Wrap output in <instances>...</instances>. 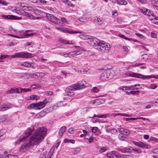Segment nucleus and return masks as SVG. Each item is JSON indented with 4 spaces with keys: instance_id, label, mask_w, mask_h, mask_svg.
Returning a JSON list of instances; mask_svg holds the SVG:
<instances>
[{
    "instance_id": "1",
    "label": "nucleus",
    "mask_w": 158,
    "mask_h": 158,
    "mask_svg": "<svg viewBox=\"0 0 158 158\" xmlns=\"http://www.w3.org/2000/svg\"><path fill=\"white\" fill-rule=\"evenodd\" d=\"M32 131L31 129H28L23 134L22 137L18 141L16 142V144H19L21 141H24L26 139H29L27 143L22 145L20 148L21 151L24 152L27 150L29 148L40 143L44 139L46 133V130L43 127H39L34 132L30 137Z\"/></svg>"
},
{
    "instance_id": "2",
    "label": "nucleus",
    "mask_w": 158,
    "mask_h": 158,
    "mask_svg": "<svg viewBox=\"0 0 158 158\" xmlns=\"http://www.w3.org/2000/svg\"><path fill=\"white\" fill-rule=\"evenodd\" d=\"M49 102L48 100V99L46 98L42 102L34 103L30 104L28 106L27 108L29 110L31 109H34L36 110H40L44 108L45 105Z\"/></svg>"
},
{
    "instance_id": "3",
    "label": "nucleus",
    "mask_w": 158,
    "mask_h": 158,
    "mask_svg": "<svg viewBox=\"0 0 158 158\" xmlns=\"http://www.w3.org/2000/svg\"><path fill=\"white\" fill-rule=\"evenodd\" d=\"M33 54L24 52H19L16 53L14 55L11 56V58H29L33 57Z\"/></svg>"
},
{
    "instance_id": "4",
    "label": "nucleus",
    "mask_w": 158,
    "mask_h": 158,
    "mask_svg": "<svg viewBox=\"0 0 158 158\" xmlns=\"http://www.w3.org/2000/svg\"><path fill=\"white\" fill-rule=\"evenodd\" d=\"M130 76L131 77H135L138 78H140L143 79H150L152 78H154L155 79H158V75L156 76L155 75H151L148 76H144L142 75L140 73H132L130 74Z\"/></svg>"
},
{
    "instance_id": "5",
    "label": "nucleus",
    "mask_w": 158,
    "mask_h": 158,
    "mask_svg": "<svg viewBox=\"0 0 158 158\" xmlns=\"http://www.w3.org/2000/svg\"><path fill=\"white\" fill-rule=\"evenodd\" d=\"M20 91H19V89H18L16 88H12L10 89L7 90L6 91V94H11L13 93H20L22 92H27V91H30L31 89L29 88H24L23 89L22 88H20Z\"/></svg>"
},
{
    "instance_id": "6",
    "label": "nucleus",
    "mask_w": 158,
    "mask_h": 158,
    "mask_svg": "<svg viewBox=\"0 0 158 158\" xmlns=\"http://www.w3.org/2000/svg\"><path fill=\"white\" fill-rule=\"evenodd\" d=\"M133 143L134 144L140 148H145L147 149L150 148H151V146L150 145L145 143L141 141L137 142L133 141Z\"/></svg>"
},
{
    "instance_id": "7",
    "label": "nucleus",
    "mask_w": 158,
    "mask_h": 158,
    "mask_svg": "<svg viewBox=\"0 0 158 158\" xmlns=\"http://www.w3.org/2000/svg\"><path fill=\"white\" fill-rule=\"evenodd\" d=\"M90 40L88 41V42L90 45L95 47H97L98 44L100 42V40L96 38L92 37L90 39Z\"/></svg>"
},
{
    "instance_id": "8",
    "label": "nucleus",
    "mask_w": 158,
    "mask_h": 158,
    "mask_svg": "<svg viewBox=\"0 0 158 158\" xmlns=\"http://www.w3.org/2000/svg\"><path fill=\"white\" fill-rule=\"evenodd\" d=\"M46 17L50 21L55 24H57L56 21H57L58 19L53 15L47 13L46 15Z\"/></svg>"
},
{
    "instance_id": "9",
    "label": "nucleus",
    "mask_w": 158,
    "mask_h": 158,
    "mask_svg": "<svg viewBox=\"0 0 158 158\" xmlns=\"http://www.w3.org/2000/svg\"><path fill=\"white\" fill-rule=\"evenodd\" d=\"M3 17L4 19H7L18 20L22 19V18L21 17H19L13 15H3Z\"/></svg>"
},
{
    "instance_id": "10",
    "label": "nucleus",
    "mask_w": 158,
    "mask_h": 158,
    "mask_svg": "<svg viewBox=\"0 0 158 158\" xmlns=\"http://www.w3.org/2000/svg\"><path fill=\"white\" fill-rule=\"evenodd\" d=\"M96 48L102 52H107L110 48V45L109 44H107L106 46L100 47L99 48Z\"/></svg>"
},
{
    "instance_id": "11",
    "label": "nucleus",
    "mask_w": 158,
    "mask_h": 158,
    "mask_svg": "<svg viewBox=\"0 0 158 158\" xmlns=\"http://www.w3.org/2000/svg\"><path fill=\"white\" fill-rule=\"evenodd\" d=\"M82 82L81 81H79L77 83L74 84L75 87H76V90L83 89L85 87L84 84L82 83Z\"/></svg>"
},
{
    "instance_id": "12",
    "label": "nucleus",
    "mask_w": 158,
    "mask_h": 158,
    "mask_svg": "<svg viewBox=\"0 0 158 158\" xmlns=\"http://www.w3.org/2000/svg\"><path fill=\"white\" fill-rule=\"evenodd\" d=\"M106 131L108 133H110L112 134H116L118 133L117 130L115 128H108V126H105Z\"/></svg>"
},
{
    "instance_id": "13",
    "label": "nucleus",
    "mask_w": 158,
    "mask_h": 158,
    "mask_svg": "<svg viewBox=\"0 0 158 158\" xmlns=\"http://www.w3.org/2000/svg\"><path fill=\"white\" fill-rule=\"evenodd\" d=\"M94 21L95 23L97 24L98 25H101L104 22V21L102 18H100L97 17H95Z\"/></svg>"
},
{
    "instance_id": "14",
    "label": "nucleus",
    "mask_w": 158,
    "mask_h": 158,
    "mask_svg": "<svg viewBox=\"0 0 158 158\" xmlns=\"http://www.w3.org/2000/svg\"><path fill=\"white\" fill-rule=\"evenodd\" d=\"M139 84L134 85H132L129 86H123L122 87L125 88V90H133L135 89V87L137 86H140Z\"/></svg>"
},
{
    "instance_id": "15",
    "label": "nucleus",
    "mask_w": 158,
    "mask_h": 158,
    "mask_svg": "<svg viewBox=\"0 0 158 158\" xmlns=\"http://www.w3.org/2000/svg\"><path fill=\"white\" fill-rule=\"evenodd\" d=\"M107 76L106 71H104L101 74L100 78V80L103 81L108 80Z\"/></svg>"
},
{
    "instance_id": "16",
    "label": "nucleus",
    "mask_w": 158,
    "mask_h": 158,
    "mask_svg": "<svg viewBox=\"0 0 158 158\" xmlns=\"http://www.w3.org/2000/svg\"><path fill=\"white\" fill-rule=\"evenodd\" d=\"M67 128L65 126H63L60 129L58 134L60 136H62L65 132Z\"/></svg>"
},
{
    "instance_id": "17",
    "label": "nucleus",
    "mask_w": 158,
    "mask_h": 158,
    "mask_svg": "<svg viewBox=\"0 0 158 158\" xmlns=\"http://www.w3.org/2000/svg\"><path fill=\"white\" fill-rule=\"evenodd\" d=\"M57 22V24H59L60 25H62L63 23H65L67 22L66 19L64 18H62L61 20L58 19Z\"/></svg>"
},
{
    "instance_id": "18",
    "label": "nucleus",
    "mask_w": 158,
    "mask_h": 158,
    "mask_svg": "<svg viewBox=\"0 0 158 158\" xmlns=\"http://www.w3.org/2000/svg\"><path fill=\"white\" fill-rule=\"evenodd\" d=\"M118 36L126 40H129V41H134V42H136L137 41L136 40H132V39H131L130 38H127L126 36H125L123 34H119L118 35Z\"/></svg>"
},
{
    "instance_id": "19",
    "label": "nucleus",
    "mask_w": 158,
    "mask_h": 158,
    "mask_svg": "<svg viewBox=\"0 0 158 158\" xmlns=\"http://www.w3.org/2000/svg\"><path fill=\"white\" fill-rule=\"evenodd\" d=\"M73 91L74 90H76V87H75L74 85H72L71 86H68L66 88L65 91Z\"/></svg>"
},
{
    "instance_id": "20",
    "label": "nucleus",
    "mask_w": 158,
    "mask_h": 158,
    "mask_svg": "<svg viewBox=\"0 0 158 158\" xmlns=\"http://www.w3.org/2000/svg\"><path fill=\"white\" fill-rule=\"evenodd\" d=\"M99 43L97 47V48H99V47L102 46H106V45H107V44H109L107 43H106L105 41H103L100 40V42Z\"/></svg>"
},
{
    "instance_id": "21",
    "label": "nucleus",
    "mask_w": 158,
    "mask_h": 158,
    "mask_svg": "<svg viewBox=\"0 0 158 158\" xmlns=\"http://www.w3.org/2000/svg\"><path fill=\"white\" fill-rule=\"evenodd\" d=\"M63 2L67 4V6H71L72 7H74V5L71 3V2L68 0H63Z\"/></svg>"
},
{
    "instance_id": "22",
    "label": "nucleus",
    "mask_w": 158,
    "mask_h": 158,
    "mask_svg": "<svg viewBox=\"0 0 158 158\" xmlns=\"http://www.w3.org/2000/svg\"><path fill=\"white\" fill-rule=\"evenodd\" d=\"M27 5V4L25 3L22 2L20 3V6L22 7L23 8L26 7V8L24 9L25 10H27V9L29 8H32V7L30 6H26Z\"/></svg>"
},
{
    "instance_id": "23",
    "label": "nucleus",
    "mask_w": 158,
    "mask_h": 158,
    "mask_svg": "<svg viewBox=\"0 0 158 158\" xmlns=\"http://www.w3.org/2000/svg\"><path fill=\"white\" fill-rule=\"evenodd\" d=\"M117 2L119 5H125L127 4V2L125 0H117Z\"/></svg>"
},
{
    "instance_id": "24",
    "label": "nucleus",
    "mask_w": 158,
    "mask_h": 158,
    "mask_svg": "<svg viewBox=\"0 0 158 158\" xmlns=\"http://www.w3.org/2000/svg\"><path fill=\"white\" fill-rule=\"evenodd\" d=\"M8 117V115H4L0 116V122L5 121L7 119Z\"/></svg>"
},
{
    "instance_id": "25",
    "label": "nucleus",
    "mask_w": 158,
    "mask_h": 158,
    "mask_svg": "<svg viewBox=\"0 0 158 158\" xmlns=\"http://www.w3.org/2000/svg\"><path fill=\"white\" fill-rule=\"evenodd\" d=\"M148 54H144L142 56L141 60L143 61H145L148 59Z\"/></svg>"
},
{
    "instance_id": "26",
    "label": "nucleus",
    "mask_w": 158,
    "mask_h": 158,
    "mask_svg": "<svg viewBox=\"0 0 158 158\" xmlns=\"http://www.w3.org/2000/svg\"><path fill=\"white\" fill-rule=\"evenodd\" d=\"M63 32L65 33H78V32H77V31H74L73 32V31H70L67 28H64V29L63 31Z\"/></svg>"
},
{
    "instance_id": "27",
    "label": "nucleus",
    "mask_w": 158,
    "mask_h": 158,
    "mask_svg": "<svg viewBox=\"0 0 158 158\" xmlns=\"http://www.w3.org/2000/svg\"><path fill=\"white\" fill-rule=\"evenodd\" d=\"M33 12L36 15H40L43 13V12L42 11L39 10L37 9L34 10Z\"/></svg>"
},
{
    "instance_id": "28",
    "label": "nucleus",
    "mask_w": 158,
    "mask_h": 158,
    "mask_svg": "<svg viewBox=\"0 0 158 158\" xmlns=\"http://www.w3.org/2000/svg\"><path fill=\"white\" fill-rule=\"evenodd\" d=\"M123 135L119 134L118 136V138L119 139L122 141H127V140L125 139H126V138Z\"/></svg>"
},
{
    "instance_id": "29",
    "label": "nucleus",
    "mask_w": 158,
    "mask_h": 158,
    "mask_svg": "<svg viewBox=\"0 0 158 158\" xmlns=\"http://www.w3.org/2000/svg\"><path fill=\"white\" fill-rule=\"evenodd\" d=\"M78 52V51L77 50L76 51H74L73 52H70L69 53H67L66 54V56H73V55H78L79 54H77V52Z\"/></svg>"
},
{
    "instance_id": "30",
    "label": "nucleus",
    "mask_w": 158,
    "mask_h": 158,
    "mask_svg": "<svg viewBox=\"0 0 158 158\" xmlns=\"http://www.w3.org/2000/svg\"><path fill=\"white\" fill-rule=\"evenodd\" d=\"M106 75H107V76L108 80L111 79L112 77V75L110 73V72L109 71H106Z\"/></svg>"
},
{
    "instance_id": "31",
    "label": "nucleus",
    "mask_w": 158,
    "mask_h": 158,
    "mask_svg": "<svg viewBox=\"0 0 158 158\" xmlns=\"http://www.w3.org/2000/svg\"><path fill=\"white\" fill-rule=\"evenodd\" d=\"M65 92L68 96L69 97H72L74 95V93L73 91H68L67 90V91H65Z\"/></svg>"
},
{
    "instance_id": "32",
    "label": "nucleus",
    "mask_w": 158,
    "mask_h": 158,
    "mask_svg": "<svg viewBox=\"0 0 158 158\" xmlns=\"http://www.w3.org/2000/svg\"><path fill=\"white\" fill-rule=\"evenodd\" d=\"M22 77L25 79H30V74L29 73H26L23 74L22 76Z\"/></svg>"
},
{
    "instance_id": "33",
    "label": "nucleus",
    "mask_w": 158,
    "mask_h": 158,
    "mask_svg": "<svg viewBox=\"0 0 158 158\" xmlns=\"http://www.w3.org/2000/svg\"><path fill=\"white\" fill-rule=\"evenodd\" d=\"M146 14L145 15H146L148 16H151L152 15H153V13L151 12L150 10L149 9L146 8Z\"/></svg>"
},
{
    "instance_id": "34",
    "label": "nucleus",
    "mask_w": 158,
    "mask_h": 158,
    "mask_svg": "<svg viewBox=\"0 0 158 158\" xmlns=\"http://www.w3.org/2000/svg\"><path fill=\"white\" fill-rule=\"evenodd\" d=\"M64 142L65 143H70L73 144L75 143V141L74 140L69 139H66L64 140Z\"/></svg>"
},
{
    "instance_id": "35",
    "label": "nucleus",
    "mask_w": 158,
    "mask_h": 158,
    "mask_svg": "<svg viewBox=\"0 0 158 158\" xmlns=\"http://www.w3.org/2000/svg\"><path fill=\"white\" fill-rule=\"evenodd\" d=\"M6 107V105H2L0 106V111H5L7 110Z\"/></svg>"
},
{
    "instance_id": "36",
    "label": "nucleus",
    "mask_w": 158,
    "mask_h": 158,
    "mask_svg": "<svg viewBox=\"0 0 158 158\" xmlns=\"http://www.w3.org/2000/svg\"><path fill=\"white\" fill-rule=\"evenodd\" d=\"M21 65L24 66L25 67H30L31 65L29 62L27 61L21 64Z\"/></svg>"
},
{
    "instance_id": "37",
    "label": "nucleus",
    "mask_w": 158,
    "mask_h": 158,
    "mask_svg": "<svg viewBox=\"0 0 158 158\" xmlns=\"http://www.w3.org/2000/svg\"><path fill=\"white\" fill-rule=\"evenodd\" d=\"M94 117H93L92 118V119H91L92 121L94 123H95L96 122H98L99 123L101 122L100 120L98 118H94Z\"/></svg>"
},
{
    "instance_id": "38",
    "label": "nucleus",
    "mask_w": 158,
    "mask_h": 158,
    "mask_svg": "<svg viewBox=\"0 0 158 158\" xmlns=\"http://www.w3.org/2000/svg\"><path fill=\"white\" fill-rule=\"evenodd\" d=\"M119 132L120 133V134L123 135V134L125 131V129L123 128H121L118 129Z\"/></svg>"
},
{
    "instance_id": "39",
    "label": "nucleus",
    "mask_w": 158,
    "mask_h": 158,
    "mask_svg": "<svg viewBox=\"0 0 158 158\" xmlns=\"http://www.w3.org/2000/svg\"><path fill=\"white\" fill-rule=\"evenodd\" d=\"M2 4L4 6H7L9 3L6 2V1L3 0H0V4Z\"/></svg>"
},
{
    "instance_id": "40",
    "label": "nucleus",
    "mask_w": 158,
    "mask_h": 158,
    "mask_svg": "<svg viewBox=\"0 0 158 158\" xmlns=\"http://www.w3.org/2000/svg\"><path fill=\"white\" fill-rule=\"evenodd\" d=\"M152 17H153V18L152 19V20H153V19H154L156 20V21L154 23H158V18L155 15L153 14V15H152Z\"/></svg>"
},
{
    "instance_id": "41",
    "label": "nucleus",
    "mask_w": 158,
    "mask_h": 158,
    "mask_svg": "<svg viewBox=\"0 0 158 158\" xmlns=\"http://www.w3.org/2000/svg\"><path fill=\"white\" fill-rule=\"evenodd\" d=\"M135 34L136 36L139 37L141 39H144L145 38L144 36L142 35V34L137 33H136Z\"/></svg>"
},
{
    "instance_id": "42",
    "label": "nucleus",
    "mask_w": 158,
    "mask_h": 158,
    "mask_svg": "<svg viewBox=\"0 0 158 158\" xmlns=\"http://www.w3.org/2000/svg\"><path fill=\"white\" fill-rule=\"evenodd\" d=\"M34 44H35L34 42L33 41H31V42H27V43H26V44H24V46L25 47H27L28 46H29V45H31V44L34 45Z\"/></svg>"
},
{
    "instance_id": "43",
    "label": "nucleus",
    "mask_w": 158,
    "mask_h": 158,
    "mask_svg": "<svg viewBox=\"0 0 158 158\" xmlns=\"http://www.w3.org/2000/svg\"><path fill=\"white\" fill-rule=\"evenodd\" d=\"M45 115V114L44 113V111H42L39 113L37 115L39 116L40 118L44 116Z\"/></svg>"
},
{
    "instance_id": "44",
    "label": "nucleus",
    "mask_w": 158,
    "mask_h": 158,
    "mask_svg": "<svg viewBox=\"0 0 158 158\" xmlns=\"http://www.w3.org/2000/svg\"><path fill=\"white\" fill-rule=\"evenodd\" d=\"M47 152H43L41 154L40 156V157H42L43 158H45L47 154Z\"/></svg>"
},
{
    "instance_id": "45",
    "label": "nucleus",
    "mask_w": 158,
    "mask_h": 158,
    "mask_svg": "<svg viewBox=\"0 0 158 158\" xmlns=\"http://www.w3.org/2000/svg\"><path fill=\"white\" fill-rule=\"evenodd\" d=\"M91 90L95 93H97L99 91L98 88L97 87L93 88Z\"/></svg>"
},
{
    "instance_id": "46",
    "label": "nucleus",
    "mask_w": 158,
    "mask_h": 158,
    "mask_svg": "<svg viewBox=\"0 0 158 158\" xmlns=\"http://www.w3.org/2000/svg\"><path fill=\"white\" fill-rule=\"evenodd\" d=\"M131 149H132V150H133L134 152H136L138 153H141L142 152V151H141L140 149L139 148H138V149H137L136 148H133L132 147V148H131Z\"/></svg>"
},
{
    "instance_id": "47",
    "label": "nucleus",
    "mask_w": 158,
    "mask_h": 158,
    "mask_svg": "<svg viewBox=\"0 0 158 158\" xmlns=\"http://www.w3.org/2000/svg\"><path fill=\"white\" fill-rule=\"evenodd\" d=\"M53 94V93L51 91H48L45 92L44 94L46 95H51Z\"/></svg>"
},
{
    "instance_id": "48",
    "label": "nucleus",
    "mask_w": 158,
    "mask_h": 158,
    "mask_svg": "<svg viewBox=\"0 0 158 158\" xmlns=\"http://www.w3.org/2000/svg\"><path fill=\"white\" fill-rule=\"evenodd\" d=\"M130 134V131L128 130L125 129V131H124L123 135H125L128 136Z\"/></svg>"
},
{
    "instance_id": "49",
    "label": "nucleus",
    "mask_w": 158,
    "mask_h": 158,
    "mask_svg": "<svg viewBox=\"0 0 158 158\" xmlns=\"http://www.w3.org/2000/svg\"><path fill=\"white\" fill-rule=\"evenodd\" d=\"M107 149V148L106 147H103L100 149L99 152H105Z\"/></svg>"
},
{
    "instance_id": "50",
    "label": "nucleus",
    "mask_w": 158,
    "mask_h": 158,
    "mask_svg": "<svg viewBox=\"0 0 158 158\" xmlns=\"http://www.w3.org/2000/svg\"><path fill=\"white\" fill-rule=\"evenodd\" d=\"M98 129L97 127H94L92 129V131L93 133H95Z\"/></svg>"
},
{
    "instance_id": "51",
    "label": "nucleus",
    "mask_w": 158,
    "mask_h": 158,
    "mask_svg": "<svg viewBox=\"0 0 158 158\" xmlns=\"http://www.w3.org/2000/svg\"><path fill=\"white\" fill-rule=\"evenodd\" d=\"M6 109L7 110L13 107V105L11 104H8L6 105Z\"/></svg>"
},
{
    "instance_id": "52",
    "label": "nucleus",
    "mask_w": 158,
    "mask_h": 158,
    "mask_svg": "<svg viewBox=\"0 0 158 158\" xmlns=\"http://www.w3.org/2000/svg\"><path fill=\"white\" fill-rule=\"evenodd\" d=\"M40 76V73H34V78H37Z\"/></svg>"
},
{
    "instance_id": "53",
    "label": "nucleus",
    "mask_w": 158,
    "mask_h": 158,
    "mask_svg": "<svg viewBox=\"0 0 158 158\" xmlns=\"http://www.w3.org/2000/svg\"><path fill=\"white\" fill-rule=\"evenodd\" d=\"M10 35L14 37H15V38H19V39H22V38H27V37H20V36H17V35Z\"/></svg>"
},
{
    "instance_id": "54",
    "label": "nucleus",
    "mask_w": 158,
    "mask_h": 158,
    "mask_svg": "<svg viewBox=\"0 0 158 158\" xmlns=\"http://www.w3.org/2000/svg\"><path fill=\"white\" fill-rule=\"evenodd\" d=\"M126 148V152L127 153H130L131 151L132 150V147H130V148Z\"/></svg>"
},
{
    "instance_id": "55",
    "label": "nucleus",
    "mask_w": 158,
    "mask_h": 158,
    "mask_svg": "<svg viewBox=\"0 0 158 158\" xmlns=\"http://www.w3.org/2000/svg\"><path fill=\"white\" fill-rule=\"evenodd\" d=\"M146 8H143L142 9H140V11L141 12V13L143 14L144 15H145L146 14Z\"/></svg>"
},
{
    "instance_id": "56",
    "label": "nucleus",
    "mask_w": 158,
    "mask_h": 158,
    "mask_svg": "<svg viewBox=\"0 0 158 158\" xmlns=\"http://www.w3.org/2000/svg\"><path fill=\"white\" fill-rule=\"evenodd\" d=\"M83 132L84 135H89V133H90L91 131L90 130L89 131H86L83 130Z\"/></svg>"
},
{
    "instance_id": "57",
    "label": "nucleus",
    "mask_w": 158,
    "mask_h": 158,
    "mask_svg": "<svg viewBox=\"0 0 158 158\" xmlns=\"http://www.w3.org/2000/svg\"><path fill=\"white\" fill-rule=\"evenodd\" d=\"M107 156L108 158H114L113 155L110 153H107Z\"/></svg>"
},
{
    "instance_id": "58",
    "label": "nucleus",
    "mask_w": 158,
    "mask_h": 158,
    "mask_svg": "<svg viewBox=\"0 0 158 158\" xmlns=\"http://www.w3.org/2000/svg\"><path fill=\"white\" fill-rule=\"evenodd\" d=\"M110 115V114H105L102 115V118H106L107 117H109Z\"/></svg>"
},
{
    "instance_id": "59",
    "label": "nucleus",
    "mask_w": 158,
    "mask_h": 158,
    "mask_svg": "<svg viewBox=\"0 0 158 158\" xmlns=\"http://www.w3.org/2000/svg\"><path fill=\"white\" fill-rule=\"evenodd\" d=\"M123 49L127 53L129 51V49L126 46H123Z\"/></svg>"
},
{
    "instance_id": "60",
    "label": "nucleus",
    "mask_w": 158,
    "mask_h": 158,
    "mask_svg": "<svg viewBox=\"0 0 158 158\" xmlns=\"http://www.w3.org/2000/svg\"><path fill=\"white\" fill-rule=\"evenodd\" d=\"M43 111H44V113L45 114L48 113L49 112V110L48 108L45 109Z\"/></svg>"
},
{
    "instance_id": "61",
    "label": "nucleus",
    "mask_w": 158,
    "mask_h": 158,
    "mask_svg": "<svg viewBox=\"0 0 158 158\" xmlns=\"http://www.w3.org/2000/svg\"><path fill=\"white\" fill-rule=\"evenodd\" d=\"M50 151L49 152L47 158H51L52 154V152H51Z\"/></svg>"
},
{
    "instance_id": "62",
    "label": "nucleus",
    "mask_w": 158,
    "mask_h": 158,
    "mask_svg": "<svg viewBox=\"0 0 158 158\" xmlns=\"http://www.w3.org/2000/svg\"><path fill=\"white\" fill-rule=\"evenodd\" d=\"M157 86L155 84H152L150 85V87L152 89H154L157 87Z\"/></svg>"
},
{
    "instance_id": "63",
    "label": "nucleus",
    "mask_w": 158,
    "mask_h": 158,
    "mask_svg": "<svg viewBox=\"0 0 158 158\" xmlns=\"http://www.w3.org/2000/svg\"><path fill=\"white\" fill-rule=\"evenodd\" d=\"M83 112L85 113H86L88 112L89 110V108H84L83 109Z\"/></svg>"
},
{
    "instance_id": "64",
    "label": "nucleus",
    "mask_w": 158,
    "mask_h": 158,
    "mask_svg": "<svg viewBox=\"0 0 158 158\" xmlns=\"http://www.w3.org/2000/svg\"><path fill=\"white\" fill-rule=\"evenodd\" d=\"M152 152L154 154H158V148H156L153 149Z\"/></svg>"
}]
</instances>
